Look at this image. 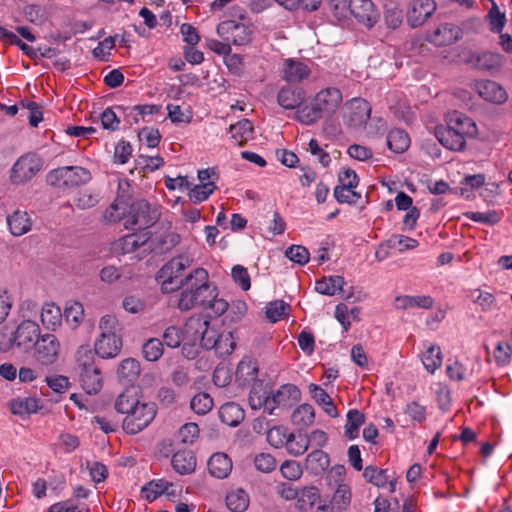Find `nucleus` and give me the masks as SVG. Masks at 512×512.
Instances as JSON below:
<instances>
[{
    "label": "nucleus",
    "instance_id": "1",
    "mask_svg": "<svg viewBox=\"0 0 512 512\" xmlns=\"http://www.w3.org/2000/svg\"><path fill=\"white\" fill-rule=\"evenodd\" d=\"M176 287L182 289L177 304L180 310L201 306L220 316L228 309V302L218 297L217 287L209 281V274L204 268H196L179 279Z\"/></svg>",
    "mask_w": 512,
    "mask_h": 512
},
{
    "label": "nucleus",
    "instance_id": "2",
    "mask_svg": "<svg viewBox=\"0 0 512 512\" xmlns=\"http://www.w3.org/2000/svg\"><path fill=\"white\" fill-rule=\"evenodd\" d=\"M300 390L293 384H284L275 391H266L261 385L252 387L248 403L253 410L263 408L264 412L274 414L276 409L292 406L300 399Z\"/></svg>",
    "mask_w": 512,
    "mask_h": 512
},
{
    "label": "nucleus",
    "instance_id": "3",
    "mask_svg": "<svg viewBox=\"0 0 512 512\" xmlns=\"http://www.w3.org/2000/svg\"><path fill=\"white\" fill-rule=\"evenodd\" d=\"M342 101L343 96L338 88H324L315 94L309 105L296 110L295 119L304 125H312L324 116L333 115Z\"/></svg>",
    "mask_w": 512,
    "mask_h": 512
},
{
    "label": "nucleus",
    "instance_id": "4",
    "mask_svg": "<svg viewBox=\"0 0 512 512\" xmlns=\"http://www.w3.org/2000/svg\"><path fill=\"white\" fill-rule=\"evenodd\" d=\"M39 325L32 320H22L11 335L0 334V351L8 352L16 348L21 352H30L41 336Z\"/></svg>",
    "mask_w": 512,
    "mask_h": 512
},
{
    "label": "nucleus",
    "instance_id": "5",
    "mask_svg": "<svg viewBox=\"0 0 512 512\" xmlns=\"http://www.w3.org/2000/svg\"><path fill=\"white\" fill-rule=\"evenodd\" d=\"M326 483L332 491L331 505L337 512L346 511L352 499L350 485L346 482V469L343 465L333 466L326 475Z\"/></svg>",
    "mask_w": 512,
    "mask_h": 512
},
{
    "label": "nucleus",
    "instance_id": "6",
    "mask_svg": "<svg viewBox=\"0 0 512 512\" xmlns=\"http://www.w3.org/2000/svg\"><path fill=\"white\" fill-rule=\"evenodd\" d=\"M77 370L82 388L88 394H96L102 388V377L99 368L94 364L93 352L81 347L77 351Z\"/></svg>",
    "mask_w": 512,
    "mask_h": 512
},
{
    "label": "nucleus",
    "instance_id": "7",
    "mask_svg": "<svg viewBox=\"0 0 512 512\" xmlns=\"http://www.w3.org/2000/svg\"><path fill=\"white\" fill-rule=\"evenodd\" d=\"M90 180V171L80 166L59 167L50 171L47 175V182L59 189L74 188L84 185Z\"/></svg>",
    "mask_w": 512,
    "mask_h": 512
},
{
    "label": "nucleus",
    "instance_id": "8",
    "mask_svg": "<svg viewBox=\"0 0 512 512\" xmlns=\"http://www.w3.org/2000/svg\"><path fill=\"white\" fill-rule=\"evenodd\" d=\"M160 217L157 206H152L146 200H138L130 207L129 216L124 222L128 230H142L151 227Z\"/></svg>",
    "mask_w": 512,
    "mask_h": 512
},
{
    "label": "nucleus",
    "instance_id": "9",
    "mask_svg": "<svg viewBox=\"0 0 512 512\" xmlns=\"http://www.w3.org/2000/svg\"><path fill=\"white\" fill-rule=\"evenodd\" d=\"M193 260L187 255H179L172 258L157 273V280L161 283V290L169 293L178 289V278L183 271L192 265Z\"/></svg>",
    "mask_w": 512,
    "mask_h": 512
},
{
    "label": "nucleus",
    "instance_id": "10",
    "mask_svg": "<svg viewBox=\"0 0 512 512\" xmlns=\"http://www.w3.org/2000/svg\"><path fill=\"white\" fill-rule=\"evenodd\" d=\"M156 408L153 403L139 402L123 420V429L127 434L135 435L145 429L154 419Z\"/></svg>",
    "mask_w": 512,
    "mask_h": 512
},
{
    "label": "nucleus",
    "instance_id": "11",
    "mask_svg": "<svg viewBox=\"0 0 512 512\" xmlns=\"http://www.w3.org/2000/svg\"><path fill=\"white\" fill-rule=\"evenodd\" d=\"M33 350V358L40 366L55 364L60 356L61 344L54 334L46 333L40 336Z\"/></svg>",
    "mask_w": 512,
    "mask_h": 512
},
{
    "label": "nucleus",
    "instance_id": "12",
    "mask_svg": "<svg viewBox=\"0 0 512 512\" xmlns=\"http://www.w3.org/2000/svg\"><path fill=\"white\" fill-rule=\"evenodd\" d=\"M41 168V159L34 153H26L13 164L10 180L13 184H24L30 181Z\"/></svg>",
    "mask_w": 512,
    "mask_h": 512
},
{
    "label": "nucleus",
    "instance_id": "13",
    "mask_svg": "<svg viewBox=\"0 0 512 512\" xmlns=\"http://www.w3.org/2000/svg\"><path fill=\"white\" fill-rule=\"evenodd\" d=\"M217 34L224 41L237 46L246 45L251 41L252 31L244 23L226 20L218 24Z\"/></svg>",
    "mask_w": 512,
    "mask_h": 512
},
{
    "label": "nucleus",
    "instance_id": "14",
    "mask_svg": "<svg viewBox=\"0 0 512 512\" xmlns=\"http://www.w3.org/2000/svg\"><path fill=\"white\" fill-rule=\"evenodd\" d=\"M434 0H412L407 6L406 20L410 27L422 26L436 11Z\"/></svg>",
    "mask_w": 512,
    "mask_h": 512
},
{
    "label": "nucleus",
    "instance_id": "15",
    "mask_svg": "<svg viewBox=\"0 0 512 512\" xmlns=\"http://www.w3.org/2000/svg\"><path fill=\"white\" fill-rule=\"evenodd\" d=\"M371 114V106L364 99L354 98L346 104L343 115L344 123L353 128L364 126Z\"/></svg>",
    "mask_w": 512,
    "mask_h": 512
},
{
    "label": "nucleus",
    "instance_id": "16",
    "mask_svg": "<svg viewBox=\"0 0 512 512\" xmlns=\"http://www.w3.org/2000/svg\"><path fill=\"white\" fill-rule=\"evenodd\" d=\"M474 90L481 98L495 104H502L508 99L505 89L492 80L477 81L474 84Z\"/></svg>",
    "mask_w": 512,
    "mask_h": 512
},
{
    "label": "nucleus",
    "instance_id": "17",
    "mask_svg": "<svg viewBox=\"0 0 512 512\" xmlns=\"http://www.w3.org/2000/svg\"><path fill=\"white\" fill-rule=\"evenodd\" d=\"M462 37V30L455 24H440L429 36L430 42L437 46L451 45Z\"/></svg>",
    "mask_w": 512,
    "mask_h": 512
},
{
    "label": "nucleus",
    "instance_id": "18",
    "mask_svg": "<svg viewBox=\"0 0 512 512\" xmlns=\"http://www.w3.org/2000/svg\"><path fill=\"white\" fill-rule=\"evenodd\" d=\"M311 74V69L302 61L295 59H285L282 65V78L290 83H299L307 79Z\"/></svg>",
    "mask_w": 512,
    "mask_h": 512
},
{
    "label": "nucleus",
    "instance_id": "19",
    "mask_svg": "<svg viewBox=\"0 0 512 512\" xmlns=\"http://www.w3.org/2000/svg\"><path fill=\"white\" fill-rule=\"evenodd\" d=\"M350 12L359 22L372 26L376 21V12L371 0H350Z\"/></svg>",
    "mask_w": 512,
    "mask_h": 512
},
{
    "label": "nucleus",
    "instance_id": "20",
    "mask_svg": "<svg viewBox=\"0 0 512 512\" xmlns=\"http://www.w3.org/2000/svg\"><path fill=\"white\" fill-rule=\"evenodd\" d=\"M446 126L459 132L465 139L467 137H473L477 133L475 122L470 117L458 111H453L448 114Z\"/></svg>",
    "mask_w": 512,
    "mask_h": 512
},
{
    "label": "nucleus",
    "instance_id": "21",
    "mask_svg": "<svg viewBox=\"0 0 512 512\" xmlns=\"http://www.w3.org/2000/svg\"><path fill=\"white\" fill-rule=\"evenodd\" d=\"M466 63L481 70H495L502 66L503 58L498 53L482 52L471 53L466 58Z\"/></svg>",
    "mask_w": 512,
    "mask_h": 512
},
{
    "label": "nucleus",
    "instance_id": "22",
    "mask_svg": "<svg viewBox=\"0 0 512 512\" xmlns=\"http://www.w3.org/2000/svg\"><path fill=\"white\" fill-rule=\"evenodd\" d=\"M435 137L445 148L452 151H461L466 144V139L448 126L436 127Z\"/></svg>",
    "mask_w": 512,
    "mask_h": 512
},
{
    "label": "nucleus",
    "instance_id": "23",
    "mask_svg": "<svg viewBox=\"0 0 512 512\" xmlns=\"http://www.w3.org/2000/svg\"><path fill=\"white\" fill-rule=\"evenodd\" d=\"M121 346V339L116 334H100L95 342V352L101 358H113L118 355Z\"/></svg>",
    "mask_w": 512,
    "mask_h": 512
},
{
    "label": "nucleus",
    "instance_id": "24",
    "mask_svg": "<svg viewBox=\"0 0 512 512\" xmlns=\"http://www.w3.org/2000/svg\"><path fill=\"white\" fill-rule=\"evenodd\" d=\"M305 100V92L299 87H283L277 95L278 104L287 110L300 109Z\"/></svg>",
    "mask_w": 512,
    "mask_h": 512
},
{
    "label": "nucleus",
    "instance_id": "25",
    "mask_svg": "<svg viewBox=\"0 0 512 512\" xmlns=\"http://www.w3.org/2000/svg\"><path fill=\"white\" fill-rule=\"evenodd\" d=\"M393 305L398 310L413 308L431 309L434 306V300L428 295H400L394 299Z\"/></svg>",
    "mask_w": 512,
    "mask_h": 512
},
{
    "label": "nucleus",
    "instance_id": "26",
    "mask_svg": "<svg viewBox=\"0 0 512 512\" xmlns=\"http://www.w3.org/2000/svg\"><path fill=\"white\" fill-rule=\"evenodd\" d=\"M208 321L209 317L204 314H195L191 316L184 326L185 336L194 343L199 342L201 337H203L205 329H207Z\"/></svg>",
    "mask_w": 512,
    "mask_h": 512
},
{
    "label": "nucleus",
    "instance_id": "27",
    "mask_svg": "<svg viewBox=\"0 0 512 512\" xmlns=\"http://www.w3.org/2000/svg\"><path fill=\"white\" fill-rule=\"evenodd\" d=\"M209 473L218 479L228 477L232 470V461L225 453H215L208 461Z\"/></svg>",
    "mask_w": 512,
    "mask_h": 512
},
{
    "label": "nucleus",
    "instance_id": "28",
    "mask_svg": "<svg viewBox=\"0 0 512 512\" xmlns=\"http://www.w3.org/2000/svg\"><path fill=\"white\" fill-rule=\"evenodd\" d=\"M363 477L367 482L380 488H383L388 484L389 491L391 493L395 491V482L388 475V471L386 469H380L373 465L367 466L364 469Z\"/></svg>",
    "mask_w": 512,
    "mask_h": 512
},
{
    "label": "nucleus",
    "instance_id": "29",
    "mask_svg": "<svg viewBox=\"0 0 512 512\" xmlns=\"http://www.w3.org/2000/svg\"><path fill=\"white\" fill-rule=\"evenodd\" d=\"M171 464L177 473L186 475L194 472L196 467V458L192 451L181 450L172 456Z\"/></svg>",
    "mask_w": 512,
    "mask_h": 512
},
{
    "label": "nucleus",
    "instance_id": "30",
    "mask_svg": "<svg viewBox=\"0 0 512 512\" xmlns=\"http://www.w3.org/2000/svg\"><path fill=\"white\" fill-rule=\"evenodd\" d=\"M138 388L135 386L127 387L115 400V409L121 414H128L139 404Z\"/></svg>",
    "mask_w": 512,
    "mask_h": 512
},
{
    "label": "nucleus",
    "instance_id": "31",
    "mask_svg": "<svg viewBox=\"0 0 512 512\" xmlns=\"http://www.w3.org/2000/svg\"><path fill=\"white\" fill-rule=\"evenodd\" d=\"M62 312L58 305L45 303L41 308L40 319L46 329L55 330L61 325Z\"/></svg>",
    "mask_w": 512,
    "mask_h": 512
},
{
    "label": "nucleus",
    "instance_id": "32",
    "mask_svg": "<svg viewBox=\"0 0 512 512\" xmlns=\"http://www.w3.org/2000/svg\"><path fill=\"white\" fill-rule=\"evenodd\" d=\"M172 486V483L164 479L152 480L142 487L141 494L144 499L152 502L163 493H166L169 496L175 495L174 491H169V488Z\"/></svg>",
    "mask_w": 512,
    "mask_h": 512
},
{
    "label": "nucleus",
    "instance_id": "33",
    "mask_svg": "<svg viewBox=\"0 0 512 512\" xmlns=\"http://www.w3.org/2000/svg\"><path fill=\"white\" fill-rule=\"evenodd\" d=\"M345 280L340 275L323 277L315 283V290L323 295L333 296L343 290Z\"/></svg>",
    "mask_w": 512,
    "mask_h": 512
},
{
    "label": "nucleus",
    "instance_id": "34",
    "mask_svg": "<svg viewBox=\"0 0 512 512\" xmlns=\"http://www.w3.org/2000/svg\"><path fill=\"white\" fill-rule=\"evenodd\" d=\"M425 351L421 355V361L425 369L433 374L442 364V352L436 344H424Z\"/></svg>",
    "mask_w": 512,
    "mask_h": 512
},
{
    "label": "nucleus",
    "instance_id": "35",
    "mask_svg": "<svg viewBox=\"0 0 512 512\" xmlns=\"http://www.w3.org/2000/svg\"><path fill=\"white\" fill-rule=\"evenodd\" d=\"M236 380L244 386L255 381L258 376V367L255 361L251 359H243L236 368Z\"/></svg>",
    "mask_w": 512,
    "mask_h": 512
},
{
    "label": "nucleus",
    "instance_id": "36",
    "mask_svg": "<svg viewBox=\"0 0 512 512\" xmlns=\"http://www.w3.org/2000/svg\"><path fill=\"white\" fill-rule=\"evenodd\" d=\"M329 463L328 455L320 449L313 450L305 459L306 469L314 475L324 472L328 468Z\"/></svg>",
    "mask_w": 512,
    "mask_h": 512
},
{
    "label": "nucleus",
    "instance_id": "37",
    "mask_svg": "<svg viewBox=\"0 0 512 512\" xmlns=\"http://www.w3.org/2000/svg\"><path fill=\"white\" fill-rule=\"evenodd\" d=\"M219 417L224 424L234 427L244 419V411L238 404L229 402L220 407Z\"/></svg>",
    "mask_w": 512,
    "mask_h": 512
},
{
    "label": "nucleus",
    "instance_id": "38",
    "mask_svg": "<svg viewBox=\"0 0 512 512\" xmlns=\"http://www.w3.org/2000/svg\"><path fill=\"white\" fill-rule=\"evenodd\" d=\"M7 224L10 232L14 236H22L31 228L29 216L27 212L24 211H16L12 215L8 216Z\"/></svg>",
    "mask_w": 512,
    "mask_h": 512
},
{
    "label": "nucleus",
    "instance_id": "39",
    "mask_svg": "<svg viewBox=\"0 0 512 512\" xmlns=\"http://www.w3.org/2000/svg\"><path fill=\"white\" fill-rule=\"evenodd\" d=\"M309 392L312 398L324 409V411L331 417H337V409L334 406L331 397L328 393L316 384H310Z\"/></svg>",
    "mask_w": 512,
    "mask_h": 512
},
{
    "label": "nucleus",
    "instance_id": "40",
    "mask_svg": "<svg viewBox=\"0 0 512 512\" xmlns=\"http://www.w3.org/2000/svg\"><path fill=\"white\" fill-rule=\"evenodd\" d=\"M229 132L235 142L242 145L252 138L254 127L250 120L242 119L237 123L230 125Z\"/></svg>",
    "mask_w": 512,
    "mask_h": 512
},
{
    "label": "nucleus",
    "instance_id": "41",
    "mask_svg": "<svg viewBox=\"0 0 512 512\" xmlns=\"http://www.w3.org/2000/svg\"><path fill=\"white\" fill-rule=\"evenodd\" d=\"M288 436L287 444H285L284 447L288 454L292 456H300L307 451L309 448L308 435L302 434L300 432H290Z\"/></svg>",
    "mask_w": 512,
    "mask_h": 512
},
{
    "label": "nucleus",
    "instance_id": "42",
    "mask_svg": "<svg viewBox=\"0 0 512 512\" xmlns=\"http://www.w3.org/2000/svg\"><path fill=\"white\" fill-rule=\"evenodd\" d=\"M387 145L395 153H403L410 146V138L402 129H392L387 135Z\"/></svg>",
    "mask_w": 512,
    "mask_h": 512
},
{
    "label": "nucleus",
    "instance_id": "43",
    "mask_svg": "<svg viewBox=\"0 0 512 512\" xmlns=\"http://www.w3.org/2000/svg\"><path fill=\"white\" fill-rule=\"evenodd\" d=\"M314 419V408L309 404H302L298 406L291 415L292 423L300 429H305L312 425Z\"/></svg>",
    "mask_w": 512,
    "mask_h": 512
},
{
    "label": "nucleus",
    "instance_id": "44",
    "mask_svg": "<svg viewBox=\"0 0 512 512\" xmlns=\"http://www.w3.org/2000/svg\"><path fill=\"white\" fill-rule=\"evenodd\" d=\"M320 499V491L316 486H305L299 490L297 498V507L300 510L307 511L311 509Z\"/></svg>",
    "mask_w": 512,
    "mask_h": 512
},
{
    "label": "nucleus",
    "instance_id": "45",
    "mask_svg": "<svg viewBox=\"0 0 512 512\" xmlns=\"http://www.w3.org/2000/svg\"><path fill=\"white\" fill-rule=\"evenodd\" d=\"M11 412L15 415L36 413L39 409V401L34 397L24 399H13L10 402Z\"/></svg>",
    "mask_w": 512,
    "mask_h": 512
},
{
    "label": "nucleus",
    "instance_id": "46",
    "mask_svg": "<svg viewBox=\"0 0 512 512\" xmlns=\"http://www.w3.org/2000/svg\"><path fill=\"white\" fill-rule=\"evenodd\" d=\"M63 315L67 324L72 329H76L84 319V307L80 302L68 303L65 306Z\"/></svg>",
    "mask_w": 512,
    "mask_h": 512
},
{
    "label": "nucleus",
    "instance_id": "47",
    "mask_svg": "<svg viewBox=\"0 0 512 512\" xmlns=\"http://www.w3.org/2000/svg\"><path fill=\"white\" fill-rule=\"evenodd\" d=\"M365 422V416L357 409H351L347 413L345 424V435L349 439H355L358 436L359 428Z\"/></svg>",
    "mask_w": 512,
    "mask_h": 512
},
{
    "label": "nucleus",
    "instance_id": "48",
    "mask_svg": "<svg viewBox=\"0 0 512 512\" xmlns=\"http://www.w3.org/2000/svg\"><path fill=\"white\" fill-rule=\"evenodd\" d=\"M226 505L232 512H244L249 505L248 495L241 489L232 491L226 496Z\"/></svg>",
    "mask_w": 512,
    "mask_h": 512
},
{
    "label": "nucleus",
    "instance_id": "49",
    "mask_svg": "<svg viewBox=\"0 0 512 512\" xmlns=\"http://www.w3.org/2000/svg\"><path fill=\"white\" fill-rule=\"evenodd\" d=\"M146 242L142 236H139L135 233L125 235L121 237L115 243V249L120 251L123 254H128L134 252L137 248L142 246Z\"/></svg>",
    "mask_w": 512,
    "mask_h": 512
},
{
    "label": "nucleus",
    "instance_id": "50",
    "mask_svg": "<svg viewBox=\"0 0 512 512\" xmlns=\"http://www.w3.org/2000/svg\"><path fill=\"white\" fill-rule=\"evenodd\" d=\"M117 372H118V376L121 379H124L128 382H132L140 374V364L134 358L124 359L121 362Z\"/></svg>",
    "mask_w": 512,
    "mask_h": 512
},
{
    "label": "nucleus",
    "instance_id": "51",
    "mask_svg": "<svg viewBox=\"0 0 512 512\" xmlns=\"http://www.w3.org/2000/svg\"><path fill=\"white\" fill-rule=\"evenodd\" d=\"M235 341L231 331H222L216 338V345L212 347L220 356L230 355L235 348Z\"/></svg>",
    "mask_w": 512,
    "mask_h": 512
},
{
    "label": "nucleus",
    "instance_id": "52",
    "mask_svg": "<svg viewBox=\"0 0 512 512\" xmlns=\"http://www.w3.org/2000/svg\"><path fill=\"white\" fill-rule=\"evenodd\" d=\"M163 343L157 338L148 339L142 346V353L147 361L154 362L163 355Z\"/></svg>",
    "mask_w": 512,
    "mask_h": 512
},
{
    "label": "nucleus",
    "instance_id": "53",
    "mask_svg": "<svg viewBox=\"0 0 512 512\" xmlns=\"http://www.w3.org/2000/svg\"><path fill=\"white\" fill-rule=\"evenodd\" d=\"M216 185L214 181L207 182L205 184L195 185L189 190V199L194 203H201L208 199V197L214 192Z\"/></svg>",
    "mask_w": 512,
    "mask_h": 512
},
{
    "label": "nucleus",
    "instance_id": "54",
    "mask_svg": "<svg viewBox=\"0 0 512 512\" xmlns=\"http://www.w3.org/2000/svg\"><path fill=\"white\" fill-rule=\"evenodd\" d=\"M491 31L495 33H500L505 27L506 24V15L504 12H501L499 7L495 2H492V6L486 16Z\"/></svg>",
    "mask_w": 512,
    "mask_h": 512
},
{
    "label": "nucleus",
    "instance_id": "55",
    "mask_svg": "<svg viewBox=\"0 0 512 512\" xmlns=\"http://www.w3.org/2000/svg\"><path fill=\"white\" fill-rule=\"evenodd\" d=\"M289 433L288 429L283 426H274L267 432V441L277 449L284 448L285 444H287Z\"/></svg>",
    "mask_w": 512,
    "mask_h": 512
},
{
    "label": "nucleus",
    "instance_id": "56",
    "mask_svg": "<svg viewBox=\"0 0 512 512\" xmlns=\"http://www.w3.org/2000/svg\"><path fill=\"white\" fill-rule=\"evenodd\" d=\"M190 407L195 413L204 415L212 409L213 399L208 393H198L191 399Z\"/></svg>",
    "mask_w": 512,
    "mask_h": 512
},
{
    "label": "nucleus",
    "instance_id": "57",
    "mask_svg": "<svg viewBox=\"0 0 512 512\" xmlns=\"http://www.w3.org/2000/svg\"><path fill=\"white\" fill-rule=\"evenodd\" d=\"M390 248H397L400 252L411 250L418 246V241L404 235H392L386 242Z\"/></svg>",
    "mask_w": 512,
    "mask_h": 512
},
{
    "label": "nucleus",
    "instance_id": "58",
    "mask_svg": "<svg viewBox=\"0 0 512 512\" xmlns=\"http://www.w3.org/2000/svg\"><path fill=\"white\" fill-rule=\"evenodd\" d=\"M255 468L262 473H270L276 469L277 461L270 453H259L254 457Z\"/></svg>",
    "mask_w": 512,
    "mask_h": 512
},
{
    "label": "nucleus",
    "instance_id": "59",
    "mask_svg": "<svg viewBox=\"0 0 512 512\" xmlns=\"http://www.w3.org/2000/svg\"><path fill=\"white\" fill-rule=\"evenodd\" d=\"M282 476L289 481H297L303 474L302 467L294 460H286L280 466Z\"/></svg>",
    "mask_w": 512,
    "mask_h": 512
},
{
    "label": "nucleus",
    "instance_id": "60",
    "mask_svg": "<svg viewBox=\"0 0 512 512\" xmlns=\"http://www.w3.org/2000/svg\"><path fill=\"white\" fill-rule=\"evenodd\" d=\"M288 309L289 305L283 300L271 302L266 308V317L271 322H277L287 314Z\"/></svg>",
    "mask_w": 512,
    "mask_h": 512
},
{
    "label": "nucleus",
    "instance_id": "61",
    "mask_svg": "<svg viewBox=\"0 0 512 512\" xmlns=\"http://www.w3.org/2000/svg\"><path fill=\"white\" fill-rule=\"evenodd\" d=\"M334 196L339 203L356 204L361 195L355 191V188L345 186H336Z\"/></svg>",
    "mask_w": 512,
    "mask_h": 512
},
{
    "label": "nucleus",
    "instance_id": "62",
    "mask_svg": "<svg viewBox=\"0 0 512 512\" xmlns=\"http://www.w3.org/2000/svg\"><path fill=\"white\" fill-rule=\"evenodd\" d=\"M168 116L175 124H189L192 121V113L189 110L184 111L181 106L168 104Z\"/></svg>",
    "mask_w": 512,
    "mask_h": 512
},
{
    "label": "nucleus",
    "instance_id": "63",
    "mask_svg": "<svg viewBox=\"0 0 512 512\" xmlns=\"http://www.w3.org/2000/svg\"><path fill=\"white\" fill-rule=\"evenodd\" d=\"M285 255L292 262L297 263L299 265H305L308 263L310 254L306 247L301 245H292L286 251Z\"/></svg>",
    "mask_w": 512,
    "mask_h": 512
},
{
    "label": "nucleus",
    "instance_id": "64",
    "mask_svg": "<svg viewBox=\"0 0 512 512\" xmlns=\"http://www.w3.org/2000/svg\"><path fill=\"white\" fill-rule=\"evenodd\" d=\"M99 201L98 194L85 190L74 199L75 206L80 210L93 208Z\"/></svg>",
    "mask_w": 512,
    "mask_h": 512
}]
</instances>
